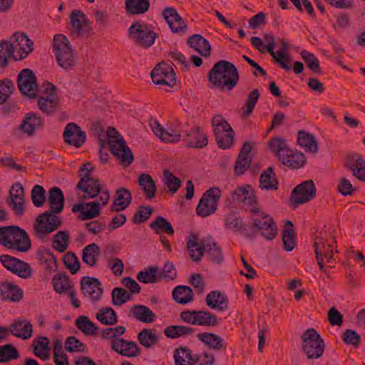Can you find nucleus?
Segmentation results:
<instances>
[{
	"mask_svg": "<svg viewBox=\"0 0 365 365\" xmlns=\"http://www.w3.org/2000/svg\"><path fill=\"white\" fill-rule=\"evenodd\" d=\"M48 202L51 210L39 215L34 225V234L41 238L61 225V219L55 215L60 213L64 207V196L59 187H53L49 190Z\"/></svg>",
	"mask_w": 365,
	"mask_h": 365,
	"instance_id": "1",
	"label": "nucleus"
},
{
	"mask_svg": "<svg viewBox=\"0 0 365 365\" xmlns=\"http://www.w3.org/2000/svg\"><path fill=\"white\" fill-rule=\"evenodd\" d=\"M240 75L236 66L231 62L220 60L208 73V80L212 87L222 91H232L237 84Z\"/></svg>",
	"mask_w": 365,
	"mask_h": 365,
	"instance_id": "2",
	"label": "nucleus"
},
{
	"mask_svg": "<svg viewBox=\"0 0 365 365\" xmlns=\"http://www.w3.org/2000/svg\"><path fill=\"white\" fill-rule=\"evenodd\" d=\"M187 248L190 257L194 262L200 261L204 252L215 264H220L224 259L222 250L215 242L203 239L200 245L198 237L195 234H191L188 237Z\"/></svg>",
	"mask_w": 365,
	"mask_h": 365,
	"instance_id": "3",
	"label": "nucleus"
},
{
	"mask_svg": "<svg viewBox=\"0 0 365 365\" xmlns=\"http://www.w3.org/2000/svg\"><path fill=\"white\" fill-rule=\"evenodd\" d=\"M11 41L0 42V68H4L8 64L9 59L14 54L15 50L19 49V57L14 56L16 60L25 58L32 51L31 45L33 42L24 33L16 32L11 38Z\"/></svg>",
	"mask_w": 365,
	"mask_h": 365,
	"instance_id": "4",
	"label": "nucleus"
},
{
	"mask_svg": "<svg viewBox=\"0 0 365 365\" xmlns=\"http://www.w3.org/2000/svg\"><path fill=\"white\" fill-rule=\"evenodd\" d=\"M0 244L21 252H26L31 247L27 233L16 226L0 227Z\"/></svg>",
	"mask_w": 365,
	"mask_h": 365,
	"instance_id": "5",
	"label": "nucleus"
},
{
	"mask_svg": "<svg viewBox=\"0 0 365 365\" xmlns=\"http://www.w3.org/2000/svg\"><path fill=\"white\" fill-rule=\"evenodd\" d=\"M53 51L57 63L64 70L73 69L76 64L75 53L68 38L56 34L53 41Z\"/></svg>",
	"mask_w": 365,
	"mask_h": 365,
	"instance_id": "6",
	"label": "nucleus"
},
{
	"mask_svg": "<svg viewBox=\"0 0 365 365\" xmlns=\"http://www.w3.org/2000/svg\"><path fill=\"white\" fill-rule=\"evenodd\" d=\"M107 136L111 153L122 164L129 165L133 160V155L123 138L113 127L108 128Z\"/></svg>",
	"mask_w": 365,
	"mask_h": 365,
	"instance_id": "7",
	"label": "nucleus"
},
{
	"mask_svg": "<svg viewBox=\"0 0 365 365\" xmlns=\"http://www.w3.org/2000/svg\"><path fill=\"white\" fill-rule=\"evenodd\" d=\"M128 35L138 46L144 48L152 46L158 36L151 26L138 21L134 22L129 27Z\"/></svg>",
	"mask_w": 365,
	"mask_h": 365,
	"instance_id": "8",
	"label": "nucleus"
},
{
	"mask_svg": "<svg viewBox=\"0 0 365 365\" xmlns=\"http://www.w3.org/2000/svg\"><path fill=\"white\" fill-rule=\"evenodd\" d=\"M110 199V193L108 190H103L99 200L84 203L76 204L72 207V212H79L78 218L81 220H87L94 218L100 215L101 206L107 205Z\"/></svg>",
	"mask_w": 365,
	"mask_h": 365,
	"instance_id": "9",
	"label": "nucleus"
},
{
	"mask_svg": "<svg viewBox=\"0 0 365 365\" xmlns=\"http://www.w3.org/2000/svg\"><path fill=\"white\" fill-rule=\"evenodd\" d=\"M302 349L309 359H318L324 351V342L314 329H309L302 336Z\"/></svg>",
	"mask_w": 365,
	"mask_h": 365,
	"instance_id": "10",
	"label": "nucleus"
},
{
	"mask_svg": "<svg viewBox=\"0 0 365 365\" xmlns=\"http://www.w3.org/2000/svg\"><path fill=\"white\" fill-rule=\"evenodd\" d=\"M220 197L221 190L219 187H213L206 190L196 207L197 215L206 217L213 214L217 210Z\"/></svg>",
	"mask_w": 365,
	"mask_h": 365,
	"instance_id": "11",
	"label": "nucleus"
},
{
	"mask_svg": "<svg viewBox=\"0 0 365 365\" xmlns=\"http://www.w3.org/2000/svg\"><path fill=\"white\" fill-rule=\"evenodd\" d=\"M17 85L19 91L30 98L37 96L39 91L36 78L33 71L29 68L23 69L17 76Z\"/></svg>",
	"mask_w": 365,
	"mask_h": 365,
	"instance_id": "12",
	"label": "nucleus"
},
{
	"mask_svg": "<svg viewBox=\"0 0 365 365\" xmlns=\"http://www.w3.org/2000/svg\"><path fill=\"white\" fill-rule=\"evenodd\" d=\"M150 76L153 82L157 85L173 87L176 84L174 70L165 62L158 63L151 71Z\"/></svg>",
	"mask_w": 365,
	"mask_h": 365,
	"instance_id": "13",
	"label": "nucleus"
},
{
	"mask_svg": "<svg viewBox=\"0 0 365 365\" xmlns=\"http://www.w3.org/2000/svg\"><path fill=\"white\" fill-rule=\"evenodd\" d=\"M41 92L46 96H41L38 100L40 110L47 114L53 113L58 105L55 86L48 82L43 83L41 86Z\"/></svg>",
	"mask_w": 365,
	"mask_h": 365,
	"instance_id": "14",
	"label": "nucleus"
},
{
	"mask_svg": "<svg viewBox=\"0 0 365 365\" xmlns=\"http://www.w3.org/2000/svg\"><path fill=\"white\" fill-rule=\"evenodd\" d=\"M316 195V187L312 180H307L298 185L292 191L291 201L295 208L301 204L306 203L313 199Z\"/></svg>",
	"mask_w": 365,
	"mask_h": 365,
	"instance_id": "15",
	"label": "nucleus"
},
{
	"mask_svg": "<svg viewBox=\"0 0 365 365\" xmlns=\"http://www.w3.org/2000/svg\"><path fill=\"white\" fill-rule=\"evenodd\" d=\"M76 189L83 193L80 197L81 200H85L96 197L101 192L102 187L98 179L88 176L87 173L81 178Z\"/></svg>",
	"mask_w": 365,
	"mask_h": 365,
	"instance_id": "16",
	"label": "nucleus"
},
{
	"mask_svg": "<svg viewBox=\"0 0 365 365\" xmlns=\"http://www.w3.org/2000/svg\"><path fill=\"white\" fill-rule=\"evenodd\" d=\"M0 261L6 269L18 274L20 277L27 279L31 277V269L29 265L24 261L8 255H1Z\"/></svg>",
	"mask_w": 365,
	"mask_h": 365,
	"instance_id": "17",
	"label": "nucleus"
},
{
	"mask_svg": "<svg viewBox=\"0 0 365 365\" xmlns=\"http://www.w3.org/2000/svg\"><path fill=\"white\" fill-rule=\"evenodd\" d=\"M254 218V227L261 232V235L267 240H273L277 233V229L273 219L264 212L257 213Z\"/></svg>",
	"mask_w": 365,
	"mask_h": 365,
	"instance_id": "18",
	"label": "nucleus"
},
{
	"mask_svg": "<svg viewBox=\"0 0 365 365\" xmlns=\"http://www.w3.org/2000/svg\"><path fill=\"white\" fill-rule=\"evenodd\" d=\"M71 33L76 37L89 34L91 31L90 23L86 15L80 10H73L70 16Z\"/></svg>",
	"mask_w": 365,
	"mask_h": 365,
	"instance_id": "19",
	"label": "nucleus"
},
{
	"mask_svg": "<svg viewBox=\"0 0 365 365\" xmlns=\"http://www.w3.org/2000/svg\"><path fill=\"white\" fill-rule=\"evenodd\" d=\"M6 202L11 207L15 215L22 216L25 213L24 191L19 182L14 184L9 190V199Z\"/></svg>",
	"mask_w": 365,
	"mask_h": 365,
	"instance_id": "20",
	"label": "nucleus"
},
{
	"mask_svg": "<svg viewBox=\"0 0 365 365\" xmlns=\"http://www.w3.org/2000/svg\"><path fill=\"white\" fill-rule=\"evenodd\" d=\"M162 15L172 32L182 34L186 33L187 26L175 8L166 7Z\"/></svg>",
	"mask_w": 365,
	"mask_h": 365,
	"instance_id": "21",
	"label": "nucleus"
},
{
	"mask_svg": "<svg viewBox=\"0 0 365 365\" xmlns=\"http://www.w3.org/2000/svg\"><path fill=\"white\" fill-rule=\"evenodd\" d=\"M318 244H321L323 247L321 257H324L329 262L333 257L334 249L336 247V240L334 236L330 233L323 231L319 232L315 237L314 247L316 253V247Z\"/></svg>",
	"mask_w": 365,
	"mask_h": 365,
	"instance_id": "22",
	"label": "nucleus"
},
{
	"mask_svg": "<svg viewBox=\"0 0 365 365\" xmlns=\"http://www.w3.org/2000/svg\"><path fill=\"white\" fill-rule=\"evenodd\" d=\"M63 135L67 144L76 148L81 147L86 139V133L74 123H69L66 125Z\"/></svg>",
	"mask_w": 365,
	"mask_h": 365,
	"instance_id": "23",
	"label": "nucleus"
},
{
	"mask_svg": "<svg viewBox=\"0 0 365 365\" xmlns=\"http://www.w3.org/2000/svg\"><path fill=\"white\" fill-rule=\"evenodd\" d=\"M232 197L233 201L242 202L245 205L250 206L252 213H259V209L256 206L255 193L250 185L238 187L232 192Z\"/></svg>",
	"mask_w": 365,
	"mask_h": 365,
	"instance_id": "24",
	"label": "nucleus"
},
{
	"mask_svg": "<svg viewBox=\"0 0 365 365\" xmlns=\"http://www.w3.org/2000/svg\"><path fill=\"white\" fill-rule=\"evenodd\" d=\"M110 347L118 354L130 358L135 357L140 353V349L136 342L127 341L123 338L113 339Z\"/></svg>",
	"mask_w": 365,
	"mask_h": 365,
	"instance_id": "25",
	"label": "nucleus"
},
{
	"mask_svg": "<svg viewBox=\"0 0 365 365\" xmlns=\"http://www.w3.org/2000/svg\"><path fill=\"white\" fill-rule=\"evenodd\" d=\"M81 286L83 294L93 301L99 299L103 293V289L100 287L101 283L96 278L83 277L81 281Z\"/></svg>",
	"mask_w": 365,
	"mask_h": 365,
	"instance_id": "26",
	"label": "nucleus"
},
{
	"mask_svg": "<svg viewBox=\"0 0 365 365\" xmlns=\"http://www.w3.org/2000/svg\"><path fill=\"white\" fill-rule=\"evenodd\" d=\"M184 140L187 147L194 148H205L208 143L207 135L199 127H193L187 133Z\"/></svg>",
	"mask_w": 365,
	"mask_h": 365,
	"instance_id": "27",
	"label": "nucleus"
},
{
	"mask_svg": "<svg viewBox=\"0 0 365 365\" xmlns=\"http://www.w3.org/2000/svg\"><path fill=\"white\" fill-rule=\"evenodd\" d=\"M23 297V290L10 282H0V298L9 302H19Z\"/></svg>",
	"mask_w": 365,
	"mask_h": 365,
	"instance_id": "28",
	"label": "nucleus"
},
{
	"mask_svg": "<svg viewBox=\"0 0 365 365\" xmlns=\"http://www.w3.org/2000/svg\"><path fill=\"white\" fill-rule=\"evenodd\" d=\"M9 330L18 338L28 339L32 336L33 326L26 319H17L10 325Z\"/></svg>",
	"mask_w": 365,
	"mask_h": 365,
	"instance_id": "29",
	"label": "nucleus"
},
{
	"mask_svg": "<svg viewBox=\"0 0 365 365\" xmlns=\"http://www.w3.org/2000/svg\"><path fill=\"white\" fill-rule=\"evenodd\" d=\"M197 337L199 341L202 342L210 349L220 351L226 349L224 339L215 334L202 332L197 334Z\"/></svg>",
	"mask_w": 365,
	"mask_h": 365,
	"instance_id": "30",
	"label": "nucleus"
},
{
	"mask_svg": "<svg viewBox=\"0 0 365 365\" xmlns=\"http://www.w3.org/2000/svg\"><path fill=\"white\" fill-rule=\"evenodd\" d=\"M131 200L132 195L130 192L125 187H121L116 190L115 198L110 210L111 212L124 210L129 206Z\"/></svg>",
	"mask_w": 365,
	"mask_h": 365,
	"instance_id": "31",
	"label": "nucleus"
},
{
	"mask_svg": "<svg viewBox=\"0 0 365 365\" xmlns=\"http://www.w3.org/2000/svg\"><path fill=\"white\" fill-rule=\"evenodd\" d=\"M346 166L352 171L353 175L357 179L365 181V160L360 155H349Z\"/></svg>",
	"mask_w": 365,
	"mask_h": 365,
	"instance_id": "32",
	"label": "nucleus"
},
{
	"mask_svg": "<svg viewBox=\"0 0 365 365\" xmlns=\"http://www.w3.org/2000/svg\"><path fill=\"white\" fill-rule=\"evenodd\" d=\"M279 161L291 169H299L304 165L306 158L303 153L290 149Z\"/></svg>",
	"mask_w": 365,
	"mask_h": 365,
	"instance_id": "33",
	"label": "nucleus"
},
{
	"mask_svg": "<svg viewBox=\"0 0 365 365\" xmlns=\"http://www.w3.org/2000/svg\"><path fill=\"white\" fill-rule=\"evenodd\" d=\"M227 297L217 290L208 293L205 298V303L210 309L219 311L227 309Z\"/></svg>",
	"mask_w": 365,
	"mask_h": 365,
	"instance_id": "34",
	"label": "nucleus"
},
{
	"mask_svg": "<svg viewBox=\"0 0 365 365\" xmlns=\"http://www.w3.org/2000/svg\"><path fill=\"white\" fill-rule=\"evenodd\" d=\"M187 43L193 49L197 51L200 55L205 57L210 56V45L207 40L200 34L191 36L187 41Z\"/></svg>",
	"mask_w": 365,
	"mask_h": 365,
	"instance_id": "35",
	"label": "nucleus"
},
{
	"mask_svg": "<svg viewBox=\"0 0 365 365\" xmlns=\"http://www.w3.org/2000/svg\"><path fill=\"white\" fill-rule=\"evenodd\" d=\"M130 312L138 321L147 324L153 322L156 318L155 313L145 305H134Z\"/></svg>",
	"mask_w": 365,
	"mask_h": 365,
	"instance_id": "36",
	"label": "nucleus"
},
{
	"mask_svg": "<svg viewBox=\"0 0 365 365\" xmlns=\"http://www.w3.org/2000/svg\"><path fill=\"white\" fill-rule=\"evenodd\" d=\"M298 144L303 148L305 151L311 153H317L319 148L317 140L314 135L304 130H299L298 133Z\"/></svg>",
	"mask_w": 365,
	"mask_h": 365,
	"instance_id": "37",
	"label": "nucleus"
},
{
	"mask_svg": "<svg viewBox=\"0 0 365 365\" xmlns=\"http://www.w3.org/2000/svg\"><path fill=\"white\" fill-rule=\"evenodd\" d=\"M125 8L130 15H141L150 8L149 0H125Z\"/></svg>",
	"mask_w": 365,
	"mask_h": 365,
	"instance_id": "38",
	"label": "nucleus"
},
{
	"mask_svg": "<svg viewBox=\"0 0 365 365\" xmlns=\"http://www.w3.org/2000/svg\"><path fill=\"white\" fill-rule=\"evenodd\" d=\"M49 343L48 338L46 336H38L33 341L34 354L42 360L49 358Z\"/></svg>",
	"mask_w": 365,
	"mask_h": 365,
	"instance_id": "39",
	"label": "nucleus"
},
{
	"mask_svg": "<svg viewBox=\"0 0 365 365\" xmlns=\"http://www.w3.org/2000/svg\"><path fill=\"white\" fill-rule=\"evenodd\" d=\"M175 365H192L194 354L187 346H179L173 354Z\"/></svg>",
	"mask_w": 365,
	"mask_h": 365,
	"instance_id": "40",
	"label": "nucleus"
},
{
	"mask_svg": "<svg viewBox=\"0 0 365 365\" xmlns=\"http://www.w3.org/2000/svg\"><path fill=\"white\" fill-rule=\"evenodd\" d=\"M138 184L147 199L152 200L155 197L156 187L154 180L149 174L141 173L138 177Z\"/></svg>",
	"mask_w": 365,
	"mask_h": 365,
	"instance_id": "41",
	"label": "nucleus"
},
{
	"mask_svg": "<svg viewBox=\"0 0 365 365\" xmlns=\"http://www.w3.org/2000/svg\"><path fill=\"white\" fill-rule=\"evenodd\" d=\"M259 187L262 190H276L277 189L278 181L275 178L272 167H269L261 174L259 178Z\"/></svg>",
	"mask_w": 365,
	"mask_h": 365,
	"instance_id": "42",
	"label": "nucleus"
},
{
	"mask_svg": "<svg viewBox=\"0 0 365 365\" xmlns=\"http://www.w3.org/2000/svg\"><path fill=\"white\" fill-rule=\"evenodd\" d=\"M282 241L286 251H291L296 245V235L293 229V224L287 220L282 231Z\"/></svg>",
	"mask_w": 365,
	"mask_h": 365,
	"instance_id": "43",
	"label": "nucleus"
},
{
	"mask_svg": "<svg viewBox=\"0 0 365 365\" xmlns=\"http://www.w3.org/2000/svg\"><path fill=\"white\" fill-rule=\"evenodd\" d=\"M53 287L58 294L67 293L73 290V284L66 274H57L53 278Z\"/></svg>",
	"mask_w": 365,
	"mask_h": 365,
	"instance_id": "44",
	"label": "nucleus"
},
{
	"mask_svg": "<svg viewBox=\"0 0 365 365\" xmlns=\"http://www.w3.org/2000/svg\"><path fill=\"white\" fill-rule=\"evenodd\" d=\"M42 123L43 121L40 116L34 113H29L24 118L21 124V129L29 135H31L34 133L36 128L41 126Z\"/></svg>",
	"mask_w": 365,
	"mask_h": 365,
	"instance_id": "45",
	"label": "nucleus"
},
{
	"mask_svg": "<svg viewBox=\"0 0 365 365\" xmlns=\"http://www.w3.org/2000/svg\"><path fill=\"white\" fill-rule=\"evenodd\" d=\"M268 144L271 152L278 158L279 160L284 157L290 150L286 140L280 138H271Z\"/></svg>",
	"mask_w": 365,
	"mask_h": 365,
	"instance_id": "46",
	"label": "nucleus"
},
{
	"mask_svg": "<svg viewBox=\"0 0 365 365\" xmlns=\"http://www.w3.org/2000/svg\"><path fill=\"white\" fill-rule=\"evenodd\" d=\"M194 329L187 326L171 325L164 330L165 335L170 339H177L182 336L192 335Z\"/></svg>",
	"mask_w": 365,
	"mask_h": 365,
	"instance_id": "47",
	"label": "nucleus"
},
{
	"mask_svg": "<svg viewBox=\"0 0 365 365\" xmlns=\"http://www.w3.org/2000/svg\"><path fill=\"white\" fill-rule=\"evenodd\" d=\"M99 253L98 245L95 243L90 244L83 250L82 259L88 265L93 267L96 264Z\"/></svg>",
	"mask_w": 365,
	"mask_h": 365,
	"instance_id": "48",
	"label": "nucleus"
},
{
	"mask_svg": "<svg viewBox=\"0 0 365 365\" xmlns=\"http://www.w3.org/2000/svg\"><path fill=\"white\" fill-rule=\"evenodd\" d=\"M155 329H144L138 334L140 344L145 348H150L158 342L159 337Z\"/></svg>",
	"mask_w": 365,
	"mask_h": 365,
	"instance_id": "49",
	"label": "nucleus"
},
{
	"mask_svg": "<svg viewBox=\"0 0 365 365\" xmlns=\"http://www.w3.org/2000/svg\"><path fill=\"white\" fill-rule=\"evenodd\" d=\"M173 297L179 304H187L193 299V292L187 286H178L173 289Z\"/></svg>",
	"mask_w": 365,
	"mask_h": 365,
	"instance_id": "50",
	"label": "nucleus"
},
{
	"mask_svg": "<svg viewBox=\"0 0 365 365\" xmlns=\"http://www.w3.org/2000/svg\"><path fill=\"white\" fill-rule=\"evenodd\" d=\"M96 319L104 325H114L118 322L115 312L110 307L99 309L96 314Z\"/></svg>",
	"mask_w": 365,
	"mask_h": 365,
	"instance_id": "51",
	"label": "nucleus"
},
{
	"mask_svg": "<svg viewBox=\"0 0 365 365\" xmlns=\"http://www.w3.org/2000/svg\"><path fill=\"white\" fill-rule=\"evenodd\" d=\"M276 46H266L265 48L267 51L270 53L272 58L275 60V61L284 69L287 71H290L291 69V62L292 60L289 58L286 54L284 53V51L282 50H278L276 52L274 51V49Z\"/></svg>",
	"mask_w": 365,
	"mask_h": 365,
	"instance_id": "52",
	"label": "nucleus"
},
{
	"mask_svg": "<svg viewBox=\"0 0 365 365\" xmlns=\"http://www.w3.org/2000/svg\"><path fill=\"white\" fill-rule=\"evenodd\" d=\"M195 325L215 327L217 324V318L215 314L207 311H196Z\"/></svg>",
	"mask_w": 365,
	"mask_h": 365,
	"instance_id": "53",
	"label": "nucleus"
},
{
	"mask_svg": "<svg viewBox=\"0 0 365 365\" xmlns=\"http://www.w3.org/2000/svg\"><path fill=\"white\" fill-rule=\"evenodd\" d=\"M150 227L157 233H165L168 235H173L174 230L171 224L164 217L158 216L152 223Z\"/></svg>",
	"mask_w": 365,
	"mask_h": 365,
	"instance_id": "54",
	"label": "nucleus"
},
{
	"mask_svg": "<svg viewBox=\"0 0 365 365\" xmlns=\"http://www.w3.org/2000/svg\"><path fill=\"white\" fill-rule=\"evenodd\" d=\"M76 326L86 335H93L98 327L86 316H80L75 321Z\"/></svg>",
	"mask_w": 365,
	"mask_h": 365,
	"instance_id": "55",
	"label": "nucleus"
},
{
	"mask_svg": "<svg viewBox=\"0 0 365 365\" xmlns=\"http://www.w3.org/2000/svg\"><path fill=\"white\" fill-rule=\"evenodd\" d=\"M259 97V93L257 89H254L249 93L245 106L241 108V116L243 118H247L252 113Z\"/></svg>",
	"mask_w": 365,
	"mask_h": 365,
	"instance_id": "56",
	"label": "nucleus"
},
{
	"mask_svg": "<svg viewBox=\"0 0 365 365\" xmlns=\"http://www.w3.org/2000/svg\"><path fill=\"white\" fill-rule=\"evenodd\" d=\"M19 357V353L13 344H7L0 346V363H6L17 359Z\"/></svg>",
	"mask_w": 365,
	"mask_h": 365,
	"instance_id": "57",
	"label": "nucleus"
},
{
	"mask_svg": "<svg viewBox=\"0 0 365 365\" xmlns=\"http://www.w3.org/2000/svg\"><path fill=\"white\" fill-rule=\"evenodd\" d=\"M69 235L66 231H58L53 237L52 247L59 252H65L68 246Z\"/></svg>",
	"mask_w": 365,
	"mask_h": 365,
	"instance_id": "58",
	"label": "nucleus"
},
{
	"mask_svg": "<svg viewBox=\"0 0 365 365\" xmlns=\"http://www.w3.org/2000/svg\"><path fill=\"white\" fill-rule=\"evenodd\" d=\"M300 55L302 59L305 61L307 66L312 71L317 74H322V71L320 68L319 61L318 58L312 53L303 50L301 51Z\"/></svg>",
	"mask_w": 365,
	"mask_h": 365,
	"instance_id": "59",
	"label": "nucleus"
},
{
	"mask_svg": "<svg viewBox=\"0 0 365 365\" xmlns=\"http://www.w3.org/2000/svg\"><path fill=\"white\" fill-rule=\"evenodd\" d=\"M158 271V267H150L145 271L140 272L137 275V279L139 282L145 284L155 283L160 278L157 276Z\"/></svg>",
	"mask_w": 365,
	"mask_h": 365,
	"instance_id": "60",
	"label": "nucleus"
},
{
	"mask_svg": "<svg viewBox=\"0 0 365 365\" xmlns=\"http://www.w3.org/2000/svg\"><path fill=\"white\" fill-rule=\"evenodd\" d=\"M15 90L12 81L4 78L0 80V105L5 103Z\"/></svg>",
	"mask_w": 365,
	"mask_h": 365,
	"instance_id": "61",
	"label": "nucleus"
},
{
	"mask_svg": "<svg viewBox=\"0 0 365 365\" xmlns=\"http://www.w3.org/2000/svg\"><path fill=\"white\" fill-rule=\"evenodd\" d=\"M132 298L131 294L120 287H115L112 292V302L115 306H120L130 301Z\"/></svg>",
	"mask_w": 365,
	"mask_h": 365,
	"instance_id": "62",
	"label": "nucleus"
},
{
	"mask_svg": "<svg viewBox=\"0 0 365 365\" xmlns=\"http://www.w3.org/2000/svg\"><path fill=\"white\" fill-rule=\"evenodd\" d=\"M215 356L208 351L194 354L192 365H215Z\"/></svg>",
	"mask_w": 365,
	"mask_h": 365,
	"instance_id": "63",
	"label": "nucleus"
},
{
	"mask_svg": "<svg viewBox=\"0 0 365 365\" xmlns=\"http://www.w3.org/2000/svg\"><path fill=\"white\" fill-rule=\"evenodd\" d=\"M163 181L172 193L176 192L180 187V180L168 170L163 172Z\"/></svg>",
	"mask_w": 365,
	"mask_h": 365,
	"instance_id": "64",
	"label": "nucleus"
}]
</instances>
